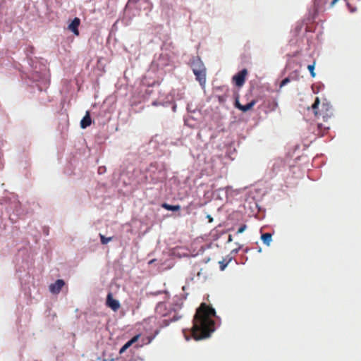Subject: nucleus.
<instances>
[{
    "label": "nucleus",
    "mask_w": 361,
    "mask_h": 361,
    "mask_svg": "<svg viewBox=\"0 0 361 361\" xmlns=\"http://www.w3.org/2000/svg\"><path fill=\"white\" fill-rule=\"evenodd\" d=\"M215 310L202 302L197 309L193 317V325L190 329L191 336L196 341L209 338L215 330Z\"/></svg>",
    "instance_id": "obj_1"
},
{
    "label": "nucleus",
    "mask_w": 361,
    "mask_h": 361,
    "mask_svg": "<svg viewBox=\"0 0 361 361\" xmlns=\"http://www.w3.org/2000/svg\"><path fill=\"white\" fill-rule=\"evenodd\" d=\"M320 100L316 97L314 102L312 105V109L317 117H322L324 121H327L332 116V107L328 102H323L321 108H319Z\"/></svg>",
    "instance_id": "obj_2"
},
{
    "label": "nucleus",
    "mask_w": 361,
    "mask_h": 361,
    "mask_svg": "<svg viewBox=\"0 0 361 361\" xmlns=\"http://www.w3.org/2000/svg\"><path fill=\"white\" fill-rule=\"evenodd\" d=\"M247 75V69L244 68L233 77V81L238 87H242Z\"/></svg>",
    "instance_id": "obj_3"
},
{
    "label": "nucleus",
    "mask_w": 361,
    "mask_h": 361,
    "mask_svg": "<svg viewBox=\"0 0 361 361\" xmlns=\"http://www.w3.org/2000/svg\"><path fill=\"white\" fill-rule=\"evenodd\" d=\"M106 305L114 312H116L121 307L119 301L113 298L111 293H109L106 296Z\"/></svg>",
    "instance_id": "obj_4"
},
{
    "label": "nucleus",
    "mask_w": 361,
    "mask_h": 361,
    "mask_svg": "<svg viewBox=\"0 0 361 361\" xmlns=\"http://www.w3.org/2000/svg\"><path fill=\"white\" fill-rule=\"evenodd\" d=\"M64 285L65 282L63 280L58 279L55 283L50 284L49 288L51 293L59 294Z\"/></svg>",
    "instance_id": "obj_5"
},
{
    "label": "nucleus",
    "mask_w": 361,
    "mask_h": 361,
    "mask_svg": "<svg viewBox=\"0 0 361 361\" xmlns=\"http://www.w3.org/2000/svg\"><path fill=\"white\" fill-rule=\"evenodd\" d=\"M256 103L257 101L255 99H252L247 104L243 105L239 102L238 99H236L235 102V106L239 110L242 111L243 112H246L252 109V107L256 104Z\"/></svg>",
    "instance_id": "obj_6"
},
{
    "label": "nucleus",
    "mask_w": 361,
    "mask_h": 361,
    "mask_svg": "<svg viewBox=\"0 0 361 361\" xmlns=\"http://www.w3.org/2000/svg\"><path fill=\"white\" fill-rule=\"evenodd\" d=\"M80 24V20L78 18H75L72 22L68 25V29L71 31L75 35H79L78 27Z\"/></svg>",
    "instance_id": "obj_7"
},
{
    "label": "nucleus",
    "mask_w": 361,
    "mask_h": 361,
    "mask_svg": "<svg viewBox=\"0 0 361 361\" xmlns=\"http://www.w3.org/2000/svg\"><path fill=\"white\" fill-rule=\"evenodd\" d=\"M190 66L193 72L206 69L202 61L199 59H193L190 63Z\"/></svg>",
    "instance_id": "obj_8"
},
{
    "label": "nucleus",
    "mask_w": 361,
    "mask_h": 361,
    "mask_svg": "<svg viewBox=\"0 0 361 361\" xmlns=\"http://www.w3.org/2000/svg\"><path fill=\"white\" fill-rule=\"evenodd\" d=\"M196 77V80L201 85H204L206 82V69L193 72Z\"/></svg>",
    "instance_id": "obj_9"
},
{
    "label": "nucleus",
    "mask_w": 361,
    "mask_h": 361,
    "mask_svg": "<svg viewBox=\"0 0 361 361\" xmlns=\"http://www.w3.org/2000/svg\"><path fill=\"white\" fill-rule=\"evenodd\" d=\"M279 104L276 99H269L266 102V108L267 112H272L276 110Z\"/></svg>",
    "instance_id": "obj_10"
},
{
    "label": "nucleus",
    "mask_w": 361,
    "mask_h": 361,
    "mask_svg": "<svg viewBox=\"0 0 361 361\" xmlns=\"http://www.w3.org/2000/svg\"><path fill=\"white\" fill-rule=\"evenodd\" d=\"M92 123V119L90 117V111H87L85 116L82 118L80 121V127L83 129L90 126Z\"/></svg>",
    "instance_id": "obj_11"
},
{
    "label": "nucleus",
    "mask_w": 361,
    "mask_h": 361,
    "mask_svg": "<svg viewBox=\"0 0 361 361\" xmlns=\"http://www.w3.org/2000/svg\"><path fill=\"white\" fill-rule=\"evenodd\" d=\"M181 316L178 315L177 312H174L172 318L164 319L163 320V325L168 326L171 322L178 320Z\"/></svg>",
    "instance_id": "obj_12"
},
{
    "label": "nucleus",
    "mask_w": 361,
    "mask_h": 361,
    "mask_svg": "<svg viewBox=\"0 0 361 361\" xmlns=\"http://www.w3.org/2000/svg\"><path fill=\"white\" fill-rule=\"evenodd\" d=\"M272 235L269 233H263L261 236V239L263 241L264 244H265L267 246L270 245V243L272 240Z\"/></svg>",
    "instance_id": "obj_13"
},
{
    "label": "nucleus",
    "mask_w": 361,
    "mask_h": 361,
    "mask_svg": "<svg viewBox=\"0 0 361 361\" xmlns=\"http://www.w3.org/2000/svg\"><path fill=\"white\" fill-rule=\"evenodd\" d=\"M161 207L166 209V210H169V211H179L180 209V206L177 204V205H171L169 204H167V203H163L161 204Z\"/></svg>",
    "instance_id": "obj_14"
},
{
    "label": "nucleus",
    "mask_w": 361,
    "mask_h": 361,
    "mask_svg": "<svg viewBox=\"0 0 361 361\" xmlns=\"http://www.w3.org/2000/svg\"><path fill=\"white\" fill-rule=\"evenodd\" d=\"M232 260V257L227 256L226 258L223 259L222 261L219 262L220 269L221 271L224 270L229 262Z\"/></svg>",
    "instance_id": "obj_15"
},
{
    "label": "nucleus",
    "mask_w": 361,
    "mask_h": 361,
    "mask_svg": "<svg viewBox=\"0 0 361 361\" xmlns=\"http://www.w3.org/2000/svg\"><path fill=\"white\" fill-rule=\"evenodd\" d=\"M101 243L103 245H106L109 242H110L112 240V237L106 238L102 234H99Z\"/></svg>",
    "instance_id": "obj_16"
},
{
    "label": "nucleus",
    "mask_w": 361,
    "mask_h": 361,
    "mask_svg": "<svg viewBox=\"0 0 361 361\" xmlns=\"http://www.w3.org/2000/svg\"><path fill=\"white\" fill-rule=\"evenodd\" d=\"M315 61L312 64L308 65L307 69L309 70L310 75L312 78H314L316 74L314 73Z\"/></svg>",
    "instance_id": "obj_17"
},
{
    "label": "nucleus",
    "mask_w": 361,
    "mask_h": 361,
    "mask_svg": "<svg viewBox=\"0 0 361 361\" xmlns=\"http://www.w3.org/2000/svg\"><path fill=\"white\" fill-rule=\"evenodd\" d=\"M290 80L289 78H284L280 83L279 85V90L278 91H280V90L285 85H286L288 82H290Z\"/></svg>",
    "instance_id": "obj_18"
},
{
    "label": "nucleus",
    "mask_w": 361,
    "mask_h": 361,
    "mask_svg": "<svg viewBox=\"0 0 361 361\" xmlns=\"http://www.w3.org/2000/svg\"><path fill=\"white\" fill-rule=\"evenodd\" d=\"M140 335V334H137L135 336H133L130 340H129L128 342L129 343V344L130 345H132L134 343H135L136 341H137V340L139 339Z\"/></svg>",
    "instance_id": "obj_19"
},
{
    "label": "nucleus",
    "mask_w": 361,
    "mask_h": 361,
    "mask_svg": "<svg viewBox=\"0 0 361 361\" xmlns=\"http://www.w3.org/2000/svg\"><path fill=\"white\" fill-rule=\"evenodd\" d=\"M131 345L129 344L128 342H127L124 345H123V347L120 349L119 350V353L120 354H122L129 347H130Z\"/></svg>",
    "instance_id": "obj_20"
},
{
    "label": "nucleus",
    "mask_w": 361,
    "mask_h": 361,
    "mask_svg": "<svg viewBox=\"0 0 361 361\" xmlns=\"http://www.w3.org/2000/svg\"><path fill=\"white\" fill-rule=\"evenodd\" d=\"M247 228V226L245 224L241 225L239 228L238 229L237 234L242 233L244 232Z\"/></svg>",
    "instance_id": "obj_21"
},
{
    "label": "nucleus",
    "mask_w": 361,
    "mask_h": 361,
    "mask_svg": "<svg viewBox=\"0 0 361 361\" xmlns=\"http://www.w3.org/2000/svg\"><path fill=\"white\" fill-rule=\"evenodd\" d=\"M345 1H346V5H347L349 11L351 13H353V12L356 11V8L351 6V5L347 1V0Z\"/></svg>",
    "instance_id": "obj_22"
},
{
    "label": "nucleus",
    "mask_w": 361,
    "mask_h": 361,
    "mask_svg": "<svg viewBox=\"0 0 361 361\" xmlns=\"http://www.w3.org/2000/svg\"><path fill=\"white\" fill-rule=\"evenodd\" d=\"M106 171V168L104 166H100L98 169L99 173H103Z\"/></svg>",
    "instance_id": "obj_23"
},
{
    "label": "nucleus",
    "mask_w": 361,
    "mask_h": 361,
    "mask_svg": "<svg viewBox=\"0 0 361 361\" xmlns=\"http://www.w3.org/2000/svg\"><path fill=\"white\" fill-rule=\"evenodd\" d=\"M140 0H128V5L131 4H137Z\"/></svg>",
    "instance_id": "obj_24"
},
{
    "label": "nucleus",
    "mask_w": 361,
    "mask_h": 361,
    "mask_svg": "<svg viewBox=\"0 0 361 361\" xmlns=\"http://www.w3.org/2000/svg\"><path fill=\"white\" fill-rule=\"evenodd\" d=\"M207 218H208L209 222H212L213 221V218L210 215H208Z\"/></svg>",
    "instance_id": "obj_25"
},
{
    "label": "nucleus",
    "mask_w": 361,
    "mask_h": 361,
    "mask_svg": "<svg viewBox=\"0 0 361 361\" xmlns=\"http://www.w3.org/2000/svg\"><path fill=\"white\" fill-rule=\"evenodd\" d=\"M183 333H184V335H185V339H186V340H189V339H190V338H189V336L186 334V333H185V331H183Z\"/></svg>",
    "instance_id": "obj_26"
},
{
    "label": "nucleus",
    "mask_w": 361,
    "mask_h": 361,
    "mask_svg": "<svg viewBox=\"0 0 361 361\" xmlns=\"http://www.w3.org/2000/svg\"><path fill=\"white\" fill-rule=\"evenodd\" d=\"M232 240H233L232 235H228V242H231Z\"/></svg>",
    "instance_id": "obj_27"
},
{
    "label": "nucleus",
    "mask_w": 361,
    "mask_h": 361,
    "mask_svg": "<svg viewBox=\"0 0 361 361\" xmlns=\"http://www.w3.org/2000/svg\"><path fill=\"white\" fill-rule=\"evenodd\" d=\"M164 306V304L160 303V304H159V305L157 307V309H160V308H161Z\"/></svg>",
    "instance_id": "obj_28"
},
{
    "label": "nucleus",
    "mask_w": 361,
    "mask_h": 361,
    "mask_svg": "<svg viewBox=\"0 0 361 361\" xmlns=\"http://www.w3.org/2000/svg\"><path fill=\"white\" fill-rule=\"evenodd\" d=\"M240 248H241V246H240V247H238V249H235V250H234L233 251H235V252H238V251Z\"/></svg>",
    "instance_id": "obj_29"
},
{
    "label": "nucleus",
    "mask_w": 361,
    "mask_h": 361,
    "mask_svg": "<svg viewBox=\"0 0 361 361\" xmlns=\"http://www.w3.org/2000/svg\"><path fill=\"white\" fill-rule=\"evenodd\" d=\"M152 104H153L154 106H156V105H157V102H153Z\"/></svg>",
    "instance_id": "obj_30"
}]
</instances>
